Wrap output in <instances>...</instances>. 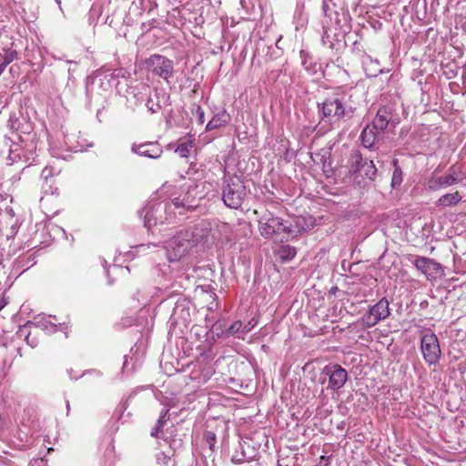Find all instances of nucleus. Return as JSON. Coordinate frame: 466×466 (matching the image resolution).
<instances>
[{
    "instance_id": "f257e3e1",
    "label": "nucleus",
    "mask_w": 466,
    "mask_h": 466,
    "mask_svg": "<svg viewBox=\"0 0 466 466\" xmlns=\"http://www.w3.org/2000/svg\"><path fill=\"white\" fill-rule=\"evenodd\" d=\"M352 97L350 90L340 87L334 89L322 102L318 103L321 119L335 122L352 118L357 110V104Z\"/></svg>"
},
{
    "instance_id": "f03ea898",
    "label": "nucleus",
    "mask_w": 466,
    "mask_h": 466,
    "mask_svg": "<svg viewBox=\"0 0 466 466\" xmlns=\"http://www.w3.org/2000/svg\"><path fill=\"white\" fill-rule=\"evenodd\" d=\"M304 220V218H296L294 226L291 222L283 221L271 214L265 215L258 220L260 234L267 238L275 236L276 241H288L289 237L294 238L298 233L307 230L313 225V222L310 221L309 224L304 226L301 223Z\"/></svg>"
},
{
    "instance_id": "7ed1b4c3",
    "label": "nucleus",
    "mask_w": 466,
    "mask_h": 466,
    "mask_svg": "<svg viewBox=\"0 0 466 466\" xmlns=\"http://www.w3.org/2000/svg\"><path fill=\"white\" fill-rule=\"evenodd\" d=\"M207 228H198V223L179 230L167 241V251L170 261H178L193 248H201L203 232Z\"/></svg>"
},
{
    "instance_id": "20e7f679",
    "label": "nucleus",
    "mask_w": 466,
    "mask_h": 466,
    "mask_svg": "<svg viewBox=\"0 0 466 466\" xmlns=\"http://www.w3.org/2000/svg\"><path fill=\"white\" fill-rule=\"evenodd\" d=\"M196 208L197 206H145L141 215H144L145 227L150 229L157 225L182 221Z\"/></svg>"
},
{
    "instance_id": "39448f33",
    "label": "nucleus",
    "mask_w": 466,
    "mask_h": 466,
    "mask_svg": "<svg viewBox=\"0 0 466 466\" xmlns=\"http://www.w3.org/2000/svg\"><path fill=\"white\" fill-rule=\"evenodd\" d=\"M198 223V228H207L203 232L201 240V248H209L213 245L224 246L232 240V229L229 224L219 222L213 225V223L207 220H200Z\"/></svg>"
},
{
    "instance_id": "423d86ee",
    "label": "nucleus",
    "mask_w": 466,
    "mask_h": 466,
    "mask_svg": "<svg viewBox=\"0 0 466 466\" xmlns=\"http://www.w3.org/2000/svg\"><path fill=\"white\" fill-rule=\"evenodd\" d=\"M465 178L466 169L463 165L455 163L448 168L444 175L433 177L430 181V187L433 189L445 188L462 182Z\"/></svg>"
},
{
    "instance_id": "0eeeda50",
    "label": "nucleus",
    "mask_w": 466,
    "mask_h": 466,
    "mask_svg": "<svg viewBox=\"0 0 466 466\" xmlns=\"http://www.w3.org/2000/svg\"><path fill=\"white\" fill-rule=\"evenodd\" d=\"M146 65L148 71L167 83L173 77L174 62L164 56L154 54L146 60Z\"/></svg>"
},
{
    "instance_id": "6e6552de",
    "label": "nucleus",
    "mask_w": 466,
    "mask_h": 466,
    "mask_svg": "<svg viewBox=\"0 0 466 466\" xmlns=\"http://www.w3.org/2000/svg\"><path fill=\"white\" fill-rule=\"evenodd\" d=\"M420 350L427 364L435 365L439 363L441 350L439 339L434 333L431 332L422 336Z\"/></svg>"
},
{
    "instance_id": "1a4fd4ad",
    "label": "nucleus",
    "mask_w": 466,
    "mask_h": 466,
    "mask_svg": "<svg viewBox=\"0 0 466 466\" xmlns=\"http://www.w3.org/2000/svg\"><path fill=\"white\" fill-rule=\"evenodd\" d=\"M389 301L382 298L376 304L371 306L369 311L361 318V324L366 328L374 327L380 321L390 316Z\"/></svg>"
},
{
    "instance_id": "9d476101",
    "label": "nucleus",
    "mask_w": 466,
    "mask_h": 466,
    "mask_svg": "<svg viewBox=\"0 0 466 466\" xmlns=\"http://www.w3.org/2000/svg\"><path fill=\"white\" fill-rule=\"evenodd\" d=\"M322 374L329 380L327 389L334 391L343 388L349 378L347 370L336 363L326 365L322 370Z\"/></svg>"
},
{
    "instance_id": "9b49d317",
    "label": "nucleus",
    "mask_w": 466,
    "mask_h": 466,
    "mask_svg": "<svg viewBox=\"0 0 466 466\" xmlns=\"http://www.w3.org/2000/svg\"><path fill=\"white\" fill-rule=\"evenodd\" d=\"M169 410L167 409L162 410L160 412V416L157 421L156 426L153 428L150 435L154 438H162L167 441H169L170 446H179L181 439L177 440L174 436V431L177 430L175 425H172L170 428H167L166 431L163 430V427L167 423Z\"/></svg>"
},
{
    "instance_id": "f8f14e48",
    "label": "nucleus",
    "mask_w": 466,
    "mask_h": 466,
    "mask_svg": "<svg viewBox=\"0 0 466 466\" xmlns=\"http://www.w3.org/2000/svg\"><path fill=\"white\" fill-rule=\"evenodd\" d=\"M413 264L418 270L421 271L428 278L436 277L441 270V266L440 263L425 257H416Z\"/></svg>"
},
{
    "instance_id": "ddd939ff",
    "label": "nucleus",
    "mask_w": 466,
    "mask_h": 466,
    "mask_svg": "<svg viewBox=\"0 0 466 466\" xmlns=\"http://www.w3.org/2000/svg\"><path fill=\"white\" fill-rule=\"evenodd\" d=\"M132 151L139 156L147 157L149 158L160 157L163 150L157 142H146L141 144H134Z\"/></svg>"
},
{
    "instance_id": "4468645a",
    "label": "nucleus",
    "mask_w": 466,
    "mask_h": 466,
    "mask_svg": "<svg viewBox=\"0 0 466 466\" xmlns=\"http://www.w3.org/2000/svg\"><path fill=\"white\" fill-rule=\"evenodd\" d=\"M243 193L242 186L227 185L223 189L222 199L224 204H238L242 201L241 195Z\"/></svg>"
},
{
    "instance_id": "2eb2a0df",
    "label": "nucleus",
    "mask_w": 466,
    "mask_h": 466,
    "mask_svg": "<svg viewBox=\"0 0 466 466\" xmlns=\"http://www.w3.org/2000/svg\"><path fill=\"white\" fill-rule=\"evenodd\" d=\"M172 319L175 323L186 325L190 320L189 308L185 300L177 301L173 309Z\"/></svg>"
},
{
    "instance_id": "dca6fc26",
    "label": "nucleus",
    "mask_w": 466,
    "mask_h": 466,
    "mask_svg": "<svg viewBox=\"0 0 466 466\" xmlns=\"http://www.w3.org/2000/svg\"><path fill=\"white\" fill-rule=\"evenodd\" d=\"M391 118L392 115L390 109L388 107L383 106L378 110L375 117L373 118L370 124L372 125V128H377L378 130L383 132L387 128Z\"/></svg>"
},
{
    "instance_id": "f3484780",
    "label": "nucleus",
    "mask_w": 466,
    "mask_h": 466,
    "mask_svg": "<svg viewBox=\"0 0 466 466\" xmlns=\"http://www.w3.org/2000/svg\"><path fill=\"white\" fill-rule=\"evenodd\" d=\"M364 162L362 154L359 150H352L348 162V173L350 175L360 173Z\"/></svg>"
},
{
    "instance_id": "a211bd4d",
    "label": "nucleus",
    "mask_w": 466,
    "mask_h": 466,
    "mask_svg": "<svg viewBox=\"0 0 466 466\" xmlns=\"http://www.w3.org/2000/svg\"><path fill=\"white\" fill-rule=\"evenodd\" d=\"M274 253L281 263H286L295 258L297 249L290 245H280L274 250Z\"/></svg>"
},
{
    "instance_id": "6ab92c4d",
    "label": "nucleus",
    "mask_w": 466,
    "mask_h": 466,
    "mask_svg": "<svg viewBox=\"0 0 466 466\" xmlns=\"http://www.w3.org/2000/svg\"><path fill=\"white\" fill-rule=\"evenodd\" d=\"M43 196L40 198V202H56L59 195L58 188L53 186L51 181H46L42 186Z\"/></svg>"
},
{
    "instance_id": "aec40b11",
    "label": "nucleus",
    "mask_w": 466,
    "mask_h": 466,
    "mask_svg": "<svg viewBox=\"0 0 466 466\" xmlns=\"http://www.w3.org/2000/svg\"><path fill=\"white\" fill-rule=\"evenodd\" d=\"M230 119L229 115L226 111H221L215 115L208 123L206 129L213 130L225 126Z\"/></svg>"
},
{
    "instance_id": "412c9836",
    "label": "nucleus",
    "mask_w": 466,
    "mask_h": 466,
    "mask_svg": "<svg viewBox=\"0 0 466 466\" xmlns=\"http://www.w3.org/2000/svg\"><path fill=\"white\" fill-rule=\"evenodd\" d=\"M138 367L137 358L134 356H125L122 366V373L124 375H132Z\"/></svg>"
},
{
    "instance_id": "4be33fe9",
    "label": "nucleus",
    "mask_w": 466,
    "mask_h": 466,
    "mask_svg": "<svg viewBox=\"0 0 466 466\" xmlns=\"http://www.w3.org/2000/svg\"><path fill=\"white\" fill-rule=\"evenodd\" d=\"M376 173H377V168H376L375 165L373 164V161H370V162L365 161L363 167H361V169L360 171V175L362 177L369 179L370 181L374 180Z\"/></svg>"
},
{
    "instance_id": "5701e85b",
    "label": "nucleus",
    "mask_w": 466,
    "mask_h": 466,
    "mask_svg": "<svg viewBox=\"0 0 466 466\" xmlns=\"http://www.w3.org/2000/svg\"><path fill=\"white\" fill-rule=\"evenodd\" d=\"M360 139L362 145L367 148H371L377 140V135H371V131L370 130V127H365L361 134H360Z\"/></svg>"
},
{
    "instance_id": "b1692460",
    "label": "nucleus",
    "mask_w": 466,
    "mask_h": 466,
    "mask_svg": "<svg viewBox=\"0 0 466 466\" xmlns=\"http://www.w3.org/2000/svg\"><path fill=\"white\" fill-rule=\"evenodd\" d=\"M393 166H394V171H393L392 178H391V186H392V187H396L401 184L403 173H402L400 167L398 164L397 159L393 160Z\"/></svg>"
},
{
    "instance_id": "393cba45",
    "label": "nucleus",
    "mask_w": 466,
    "mask_h": 466,
    "mask_svg": "<svg viewBox=\"0 0 466 466\" xmlns=\"http://www.w3.org/2000/svg\"><path fill=\"white\" fill-rule=\"evenodd\" d=\"M192 147H193V143L191 141L184 142V143L179 144L177 147L175 151L177 153H178L180 155V157H187L189 153H190V150H191Z\"/></svg>"
},
{
    "instance_id": "a878e982",
    "label": "nucleus",
    "mask_w": 466,
    "mask_h": 466,
    "mask_svg": "<svg viewBox=\"0 0 466 466\" xmlns=\"http://www.w3.org/2000/svg\"><path fill=\"white\" fill-rule=\"evenodd\" d=\"M203 440L207 445H208V448L210 451H215V445L217 441V436L213 431H207L204 433Z\"/></svg>"
},
{
    "instance_id": "bb28decb",
    "label": "nucleus",
    "mask_w": 466,
    "mask_h": 466,
    "mask_svg": "<svg viewBox=\"0 0 466 466\" xmlns=\"http://www.w3.org/2000/svg\"><path fill=\"white\" fill-rule=\"evenodd\" d=\"M227 329L224 321H217L210 330L214 335L220 337L223 334L227 336Z\"/></svg>"
},
{
    "instance_id": "cd10ccee",
    "label": "nucleus",
    "mask_w": 466,
    "mask_h": 466,
    "mask_svg": "<svg viewBox=\"0 0 466 466\" xmlns=\"http://www.w3.org/2000/svg\"><path fill=\"white\" fill-rule=\"evenodd\" d=\"M461 199V195L459 192H455L454 194H447L444 195L441 199L440 202H446V204H458Z\"/></svg>"
},
{
    "instance_id": "c85d7f7f",
    "label": "nucleus",
    "mask_w": 466,
    "mask_h": 466,
    "mask_svg": "<svg viewBox=\"0 0 466 466\" xmlns=\"http://www.w3.org/2000/svg\"><path fill=\"white\" fill-rule=\"evenodd\" d=\"M242 322L238 320L233 322L228 329H227V336H235L238 334L239 332L242 333Z\"/></svg>"
},
{
    "instance_id": "c756f323",
    "label": "nucleus",
    "mask_w": 466,
    "mask_h": 466,
    "mask_svg": "<svg viewBox=\"0 0 466 466\" xmlns=\"http://www.w3.org/2000/svg\"><path fill=\"white\" fill-rule=\"evenodd\" d=\"M18 53L16 50L14 49H6L5 56L3 57V63L5 66H8L10 63H12L14 60L17 59Z\"/></svg>"
},
{
    "instance_id": "7c9ffc66",
    "label": "nucleus",
    "mask_w": 466,
    "mask_h": 466,
    "mask_svg": "<svg viewBox=\"0 0 466 466\" xmlns=\"http://www.w3.org/2000/svg\"><path fill=\"white\" fill-rule=\"evenodd\" d=\"M146 106L151 113H157L161 108L159 103H154L151 98L147 100Z\"/></svg>"
},
{
    "instance_id": "2f4dec72",
    "label": "nucleus",
    "mask_w": 466,
    "mask_h": 466,
    "mask_svg": "<svg viewBox=\"0 0 466 466\" xmlns=\"http://www.w3.org/2000/svg\"><path fill=\"white\" fill-rule=\"evenodd\" d=\"M257 324V321L252 319H250L247 324H245L244 326L242 325V335H245L247 333H248L249 331L252 330V329L256 326Z\"/></svg>"
},
{
    "instance_id": "473e14b6",
    "label": "nucleus",
    "mask_w": 466,
    "mask_h": 466,
    "mask_svg": "<svg viewBox=\"0 0 466 466\" xmlns=\"http://www.w3.org/2000/svg\"><path fill=\"white\" fill-rule=\"evenodd\" d=\"M14 201L13 196L11 194L5 193L4 191L0 192V202H10Z\"/></svg>"
},
{
    "instance_id": "72a5a7b5",
    "label": "nucleus",
    "mask_w": 466,
    "mask_h": 466,
    "mask_svg": "<svg viewBox=\"0 0 466 466\" xmlns=\"http://www.w3.org/2000/svg\"><path fill=\"white\" fill-rule=\"evenodd\" d=\"M331 2V0H322V6H321V9H322V12L324 14L325 16H329V10H330V7H329V3Z\"/></svg>"
},
{
    "instance_id": "f704fd0d",
    "label": "nucleus",
    "mask_w": 466,
    "mask_h": 466,
    "mask_svg": "<svg viewBox=\"0 0 466 466\" xmlns=\"http://www.w3.org/2000/svg\"><path fill=\"white\" fill-rule=\"evenodd\" d=\"M299 54H300V58L302 59V65H303V66H304L307 70H309V66H308V63H309V60H308L309 54H308L306 51H304V50H301Z\"/></svg>"
},
{
    "instance_id": "c9c22d12",
    "label": "nucleus",
    "mask_w": 466,
    "mask_h": 466,
    "mask_svg": "<svg viewBox=\"0 0 466 466\" xmlns=\"http://www.w3.org/2000/svg\"><path fill=\"white\" fill-rule=\"evenodd\" d=\"M41 176L45 178V183H46V181H51V183L54 182L52 177L50 179L48 178V177L51 176V169L48 167H45L42 170Z\"/></svg>"
},
{
    "instance_id": "e433bc0d",
    "label": "nucleus",
    "mask_w": 466,
    "mask_h": 466,
    "mask_svg": "<svg viewBox=\"0 0 466 466\" xmlns=\"http://www.w3.org/2000/svg\"><path fill=\"white\" fill-rule=\"evenodd\" d=\"M197 114L198 116L199 124H203L205 121V113H204V110L199 106L197 108Z\"/></svg>"
},
{
    "instance_id": "4c0bfd02",
    "label": "nucleus",
    "mask_w": 466,
    "mask_h": 466,
    "mask_svg": "<svg viewBox=\"0 0 466 466\" xmlns=\"http://www.w3.org/2000/svg\"><path fill=\"white\" fill-rule=\"evenodd\" d=\"M365 127H370V130L371 131V135H377V140L379 141L380 135L382 133L380 130H378L377 128H372V125L369 124Z\"/></svg>"
},
{
    "instance_id": "58836bf2",
    "label": "nucleus",
    "mask_w": 466,
    "mask_h": 466,
    "mask_svg": "<svg viewBox=\"0 0 466 466\" xmlns=\"http://www.w3.org/2000/svg\"><path fill=\"white\" fill-rule=\"evenodd\" d=\"M231 461L234 463L240 464V463L244 462L245 460H244V458H238L237 456H233Z\"/></svg>"
},
{
    "instance_id": "ea45409f",
    "label": "nucleus",
    "mask_w": 466,
    "mask_h": 466,
    "mask_svg": "<svg viewBox=\"0 0 466 466\" xmlns=\"http://www.w3.org/2000/svg\"><path fill=\"white\" fill-rule=\"evenodd\" d=\"M114 17H110V16H107L106 18V21L105 23L107 24L109 26L113 27L114 26Z\"/></svg>"
},
{
    "instance_id": "a19ab883",
    "label": "nucleus",
    "mask_w": 466,
    "mask_h": 466,
    "mask_svg": "<svg viewBox=\"0 0 466 466\" xmlns=\"http://www.w3.org/2000/svg\"><path fill=\"white\" fill-rule=\"evenodd\" d=\"M131 398H132V395H130V396L127 398V400H125V401L123 402V404H122V408H123V410H127V406H128V401L131 400Z\"/></svg>"
},
{
    "instance_id": "79ce46f5",
    "label": "nucleus",
    "mask_w": 466,
    "mask_h": 466,
    "mask_svg": "<svg viewBox=\"0 0 466 466\" xmlns=\"http://www.w3.org/2000/svg\"><path fill=\"white\" fill-rule=\"evenodd\" d=\"M106 451H107V452H109V451H110V452L114 453V451H115V446H114L113 441L108 445V447H107V449H106Z\"/></svg>"
},
{
    "instance_id": "37998d69",
    "label": "nucleus",
    "mask_w": 466,
    "mask_h": 466,
    "mask_svg": "<svg viewBox=\"0 0 466 466\" xmlns=\"http://www.w3.org/2000/svg\"><path fill=\"white\" fill-rule=\"evenodd\" d=\"M7 66H5L4 63H1L0 64V76L2 75V73L5 71V67Z\"/></svg>"
},
{
    "instance_id": "c03bdc74",
    "label": "nucleus",
    "mask_w": 466,
    "mask_h": 466,
    "mask_svg": "<svg viewBox=\"0 0 466 466\" xmlns=\"http://www.w3.org/2000/svg\"><path fill=\"white\" fill-rule=\"evenodd\" d=\"M103 266H104L106 271L107 272L106 260H104Z\"/></svg>"
},
{
    "instance_id": "a18cd8bd",
    "label": "nucleus",
    "mask_w": 466,
    "mask_h": 466,
    "mask_svg": "<svg viewBox=\"0 0 466 466\" xmlns=\"http://www.w3.org/2000/svg\"><path fill=\"white\" fill-rule=\"evenodd\" d=\"M440 171H441V166H439V167L436 168V170L434 171V175H435L436 173L440 172Z\"/></svg>"
},
{
    "instance_id": "49530a36",
    "label": "nucleus",
    "mask_w": 466,
    "mask_h": 466,
    "mask_svg": "<svg viewBox=\"0 0 466 466\" xmlns=\"http://www.w3.org/2000/svg\"><path fill=\"white\" fill-rule=\"evenodd\" d=\"M2 425H3V418L0 416V430L2 429Z\"/></svg>"
},
{
    "instance_id": "de8ad7c7",
    "label": "nucleus",
    "mask_w": 466,
    "mask_h": 466,
    "mask_svg": "<svg viewBox=\"0 0 466 466\" xmlns=\"http://www.w3.org/2000/svg\"><path fill=\"white\" fill-rule=\"evenodd\" d=\"M119 268H120V269H121V270H123V269H127V270H128V268H127V267H125V268H124V267H122V266H121V267H119Z\"/></svg>"
},
{
    "instance_id": "09e8293b",
    "label": "nucleus",
    "mask_w": 466,
    "mask_h": 466,
    "mask_svg": "<svg viewBox=\"0 0 466 466\" xmlns=\"http://www.w3.org/2000/svg\"><path fill=\"white\" fill-rule=\"evenodd\" d=\"M113 283H114V280H113V279H109V280H108V284H109V285H112Z\"/></svg>"
},
{
    "instance_id": "8fccbe9b",
    "label": "nucleus",
    "mask_w": 466,
    "mask_h": 466,
    "mask_svg": "<svg viewBox=\"0 0 466 466\" xmlns=\"http://www.w3.org/2000/svg\"><path fill=\"white\" fill-rule=\"evenodd\" d=\"M228 207H229V208H238L239 206H232V205H229Z\"/></svg>"
}]
</instances>
